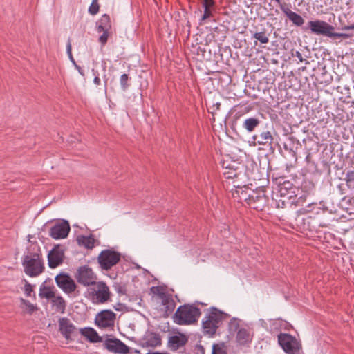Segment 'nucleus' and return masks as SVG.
<instances>
[{
	"instance_id": "1",
	"label": "nucleus",
	"mask_w": 354,
	"mask_h": 354,
	"mask_svg": "<svg viewBox=\"0 0 354 354\" xmlns=\"http://www.w3.org/2000/svg\"><path fill=\"white\" fill-rule=\"evenodd\" d=\"M24 272L30 277H36L44 272V263L40 247L37 243H31L28 248L27 254L22 258Z\"/></svg>"
},
{
	"instance_id": "43",
	"label": "nucleus",
	"mask_w": 354,
	"mask_h": 354,
	"mask_svg": "<svg viewBox=\"0 0 354 354\" xmlns=\"http://www.w3.org/2000/svg\"><path fill=\"white\" fill-rule=\"evenodd\" d=\"M251 110H252V108L250 106H240V111H239L237 112L236 115L239 114L240 115H243L245 113L250 112Z\"/></svg>"
},
{
	"instance_id": "11",
	"label": "nucleus",
	"mask_w": 354,
	"mask_h": 354,
	"mask_svg": "<svg viewBox=\"0 0 354 354\" xmlns=\"http://www.w3.org/2000/svg\"><path fill=\"white\" fill-rule=\"evenodd\" d=\"M78 283L84 286H91L96 282L97 276L92 269L87 266L80 267L75 274Z\"/></svg>"
},
{
	"instance_id": "13",
	"label": "nucleus",
	"mask_w": 354,
	"mask_h": 354,
	"mask_svg": "<svg viewBox=\"0 0 354 354\" xmlns=\"http://www.w3.org/2000/svg\"><path fill=\"white\" fill-rule=\"evenodd\" d=\"M58 324L59 330L66 339L71 341L73 339V337H75L77 336V329L68 318H59Z\"/></svg>"
},
{
	"instance_id": "17",
	"label": "nucleus",
	"mask_w": 354,
	"mask_h": 354,
	"mask_svg": "<svg viewBox=\"0 0 354 354\" xmlns=\"http://www.w3.org/2000/svg\"><path fill=\"white\" fill-rule=\"evenodd\" d=\"M104 347L109 351L119 354H128L129 347L117 338H108L104 342Z\"/></svg>"
},
{
	"instance_id": "38",
	"label": "nucleus",
	"mask_w": 354,
	"mask_h": 354,
	"mask_svg": "<svg viewBox=\"0 0 354 354\" xmlns=\"http://www.w3.org/2000/svg\"><path fill=\"white\" fill-rule=\"evenodd\" d=\"M25 286H24V291L28 297L31 296V293L33 292L32 286L26 280H24Z\"/></svg>"
},
{
	"instance_id": "44",
	"label": "nucleus",
	"mask_w": 354,
	"mask_h": 354,
	"mask_svg": "<svg viewBox=\"0 0 354 354\" xmlns=\"http://www.w3.org/2000/svg\"><path fill=\"white\" fill-rule=\"evenodd\" d=\"M92 72H93V75H95V78L93 80L94 84L96 85H100L101 83V80L99 77V74H98L97 71H95L94 69H93Z\"/></svg>"
},
{
	"instance_id": "61",
	"label": "nucleus",
	"mask_w": 354,
	"mask_h": 354,
	"mask_svg": "<svg viewBox=\"0 0 354 354\" xmlns=\"http://www.w3.org/2000/svg\"><path fill=\"white\" fill-rule=\"evenodd\" d=\"M281 205H282L281 207L283 208L285 207V201H282L281 203Z\"/></svg>"
},
{
	"instance_id": "6",
	"label": "nucleus",
	"mask_w": 354,
	"mask_h": 354,
	"mask_svg": "<svg viewBox=\"0 0 354 354\" xmlns=\"http://www.w3.org/2000/svg\"><path fill=\"white\" fill-rule=\"evenodd\" d=\"M278 343L286 354H301L302 345L300 340L288 334L278 335Z\"/></svg>"
},
{
	"instance_id": "36",
	"label": "nucleus",
	"mask_w": 354,
	"mask_h": 354,
	"mask_svg": "<svg viewBox=\"0 0 354 354\" xmlns=\"http://www.w3.org/2000/svg\"><path fill=\"white\" fill-rule=\"evenodd\" d=\"M205 350L201 344H196L191 350L189 354H205Z\"/></svg>"
},
{
	"instance_id": "48",
	"label": "nucleus",
	"mask_w": 354,
	"mask_h": 354,
	"mask_svg": "<svg viewBox=\"0 0 354 354\" xmlns=\"http://www.w3.org/2000/svg\"><path fill=\"white\" fill-rule=\"evenodd\" d=\"M239 326V324L236 322V319L234 318L230 323V328H234L236 330Z\"/></svg>"
},
{
	"instance_id": "18",
	"label": "nucleus",
	"mask_w": 354,
	"mask_h": 354,
	"mask_svg": "<svg viewBox=\"0 0 354 354\" xmlns=\"http://www.w3.org/2000/svg\"><path fill=\"white\" fill-rule=\"evenodd\" d=\"M188 340L189 338L185 334L178 333V335H172L169 337L167 346L170 350L176 351L185 346L188 342Z\"/></svg>"
},
{
	"instance_id": "21",
	"label": "nucleus",
	"mask_w": 354,
	"mask_h": 354,
	"mask_svg": "<svg viewBox=\"0 0 354 354\" xmlns=\"http://www.w3.org/2000/svg\"><path fill=\"white\" fill-rule=\"evenodd\" d=\"M236 189L232 191V195L233 198L238 200L239 202L245 201L248 204V202L250 196V190L248 186H235Z\"/></svg>"
},
{
	"instance_id": "52",
	"label": "nucleus",
	"mask_w": 354,
	"mask_h": 354,
	"mask_svg": "<svg viewBox=\"0 0 354 354\" xmlns=\"http://www.w3.org/2000/svg\"><path fill=\"white\" fill-rule=\"evenodd\" d=\"M116 290L118 293H120V294H125V290L123 287L119 286L118 287L116 288Z\"/></svg>"
},
{
	"instance_id": "54",
	"label": "nucleus",
	"mask_w": 354,
	"mask_h": 354,
	"mask_svg": "<svg viewBox=\"0 0 354 354\" xmlns=\"http://www.w3.org/2000/svg\"><path fill=\"white\" fill-rule=\"evenodd\" d=\"M151 291L154 293V294H158V291H159V287L158 286H153L151 288ZM160 293H159L160 295Z\"/></svg>"
},
{
	"instance_id": "35",
	"label": "nucleus",
	"mask_w": 354,
	"mask_h": 354,
	"mask_svg": "<svg viewBox=\"0 0 354 354\" xmlns=\"http://www.w3.org/2000/svg\"><path fill=\"white\" fill-rule=\"evenodd\" d=\"M129 75L122 74L120 77V82L121 85V88L122 91H125L129 86Z\"/></svg>"
},
{
	"instance_id": "37",
	"label": "nucleus",
	"mask_w": 354,
	"mask_h": 354,
	"mask_svg": "<svg viewBox=\"0 0 354 354\" xmlns=\"http://www.w3.org/2000/svg\"><path fill=\"white\" fill-rule=\"evenodd\" d=\"M351 37H353L352 34L337 33V32H334L333 31H331L330 35V37L335 38V39H336V38L348 39V38H351Z\"/></svg>"
},
{
	"instance_id": "63",
	"label": "nucleus",
	"mask_w": 354,
	"mask_h": 354,
	"mask_svg": "<svg viewBox=\"0 0 354 354\" xmlns=\"http://www.w3.org/2000/svg\"><path fill=\"white\" fill-rule=\"evenodd\" d=\"M284 148H285L286 149H288V146H287V144H286V143L284 144Z\"/></svg>"
},
{
	"instance_id": "19",
	"label": "nucleus",
	"mask_w": 354,
	"mask_h": 354,
	"mask_svg": "<svg viewBox=\"0 0 354 354\" xmlns=\"http://www.w3.org/2000/svg\"><path fill=\"white\" fill-rule=\"evenodd\" d=\"M48 283H52V279L50 278H47L40 286L39 296L41 298L51 299L53 297H55V295H56L55 288L53 284L48 285Z\"/></svg>"
},
{
	"instance_id": "23",
	"label": "nucleus",
	"mask_w": 354,
	"mask_h": 354,
	"mask_svg": "<svg viewBox=\"0 0 354 354\" xmlns=\"http://www.w3.org/2000/svg\"><path fill=\"white\" fill-rule=\"evenodd\" d=\"M282 12L296 26H301L304 24L303 17L300 15L292 11L289 8L286 9L282 8Z\"/></svg>"
},
{
	"instance_id": "2",
	"label": "nucleus",
	"mask_w": 354,
	"mask_h": 354,
	"mask_svg": "<svg viewBox=\"0 0 354 354\" xmlns=\"http://www.w3.org/2000/svg\"><path fill=\"white\" fill-rule=\"evenodd\" d=\"M230 317V315L216 307H211L202 322L203 332L205 335L214 337L217 329L221 326L223 322Z\"/></svg>"
},
{
	"instance_id": "28",
	"label": "nucleus",
	"mask_w": 354,
	"mask_h": 354,
	"mask_svg": "<svg viewBox=\"0 0 354 354\" xmlns=\"http://www.w3.org/2000/svg\"><path fill=\"white\" fill-rule=\"evenodd\" d=\"M250 334L245 328H241L236 335V341L241 345H245L251 342Z\"/></svg>"
},
{
	"instance_id": "40",
	"label": "nucleus",
	"mask_w": 354,
	"mask_h": 354,
	"mask_svg": "<svg viewBox=\"0 0 354 354\" xmlns=\"http://www.w3.org/2000/svg\"><path fill=\"white\" fill-rule=\"evenodd\" d=\"M204 8V13L202 16V18L201 19L203 21L209 18L210 17L212 16V10H211V8H208L207 7L205 6V7H203Z\"/></svg>"
},
{
	"instance_id": "49",
	"label": "nucleus",
	"mask_w": 354,
	"mask_h": 354,
	"mask_svg": "<svg viewBox=\"0 0 354 354\" xmlns=\"http://www.w3.org/2000/svg\"><path fill=\"white\" fill-rule=\"evenodd\" d=\"M97 30L98 32H104V31H109V29H105V27L100 24L97 23Z\"/></svg>"
},
{
	"instance_id": "58",
	"label": "nucleus",
	"mask_w": 354,
	"mask_h": 354,
	"mask_svg": "<svg viewBox=\"0 0 354 354\" xmlns=\"http://www.w3.org/2000/svg\"><path fill=\"white\" fill-rule=\"evenodd\" d=\"M69 58H70L71 61L74 64H76V63H75V59H74V58H73V55H71V57H69Z\"/></svg>"
},
{
	"instance_id": "59",
	"label": "nucleus",
	"mask_w": 354,
	"mask_h": 354,
	"mask_svg": "<svg viewBox=\"0 0 354 354\" xmlns=\"http://www.w3.org/2000/svg\"><path fill=\"white\" fill-rule=\"evenodd\" d=\"M289 140L293 142L296 140V138L294 137H290Z\"/></svg>"
},
{
	"instance_id": "39",
	"label": "nucleus",
	"mask_w": 354,
	"mask_h": 354,
	"mask_svg": "<svg viewBox=\"0 0 354 354\" xmlns=\"http://www.w3.org/2000/svg\"><path fill=\"white\" fill-rule=\"evenodd\" d=\"M109 37V31H104L103 32V34L99 37V41L102 46H104L106 44Z\"/></svg>"
},
{
	"instance_id": "24",
	"label": "nucleus",
	"mask_w": 354,
	"mask_h": 354,
	"mask_svg": "<svg viewBox=\"0 0 354 354\" xmlns=\"http://www.w3.org/2000/svg\"><path fill=\"white\" fill-rule=\"evenodd\" d=\"M261 123V120L258 117L246 118L243 123V128L248 132H253Z\"/></svg>"
},
{
	"instance_id": "12",
	"label": "nucleus",
	"mask_w": 354,
	"mask_h": 354,
	"mask_svg": "<svg viewBox=\"0 0 354 354\" xmlns=\"http://www.w3.org/2000/svg\"><path fill=\"white\" fill-rule=\"evenodd\" d=\"M116 314L111 310H103L99 312L95 319V324L101 328H112L114 326Z\"/></svg>"
},
{
	"instance_id": "50",
	"label": "nucleus",
	"mask_w": 354,
	"mask_h": 354,
	"mask_svg": "<svg viewBox=\"0 0 354 354\" xmlns=\"http://www.w3.org/2000/svg\"><path fill=\"white\" fill-rule=\"evenodd\" d=\"M292 56L293 57H296L298 58V59L299 60V62H303L304 61V59H303V57H302V55L300 52L299 51H296L295 53H292Z\"/></svg>"
},
{
	"instance_id": "10",
	"label": "nucleus",
	"mask_w": 354,
	"mask_h": 354,
	"mask_svg": "<svg viewBox=\"0 0 354 354\" xmlns=\"http://www.w3.org/2000/svg\"><path fill=\"white\" fill-rule=\"evenodd\" d=\"M311 33L316 35H322L330 37L331 31H334L335 27L328 23L316 19L314 21H309L307 24V28Z\"/></svg>"
},
{
	"instance_id": "9",
	"label": "nucleus",
	"mask_w": 354,
	"mask_h": 354,
	"mask_svg": "<svg viewBox=\"0 0 354 354\" xmlns=\"http://www.w3.org/2000/svg\"><path fill=\"white\" fill-rule=\"evenodd\" d=\"M268 197L266 194V188L259 187L250 190V196L248 205L252 209L262 211L267 205Z\"/></svg>"
},
{
	"instance_id": "45",
	"label": "nucleus",
	"mask_w": 354,
	"mask_h": 354,
	"mask_svg": "<svg viewBox=\"0 0 354 354\" xmlns=\"http://www.w3.org/2000/svg\"><path fill=\"white\" fill-rule=\"evenodd\" d=\"M346 186H345L344 184H343V183H341V184L337 185V189H338V190L339 192V194L341 195H344V194H346Z\"/></svg>"
},
{
	"instance_id": "26",
	"label": "nucleus",
	"mask_w": 354,
	"mask_h": 354,
	"mask_svg": "<svg viewBox=\"0 0 354 354\" xmlns=\"http://www.w3.org/2000/svg\"><path fill=\"white\" fill-rule=\"evenodd\" d=\"M52 304L55 307L57 312L64 313L66 308V302L61 295H55V297L51 299Z\"/></svg>"
},
{
	"instance_id": "34",
	"label": "nucleus",
	"mask_w": 354,
	"mask_h": 354,
	"mask_svg": "<svg viewBox=\"0 0 354 354\" xmlns=\"http://www.w3.org/2000/svg\"><path fill=\"white\" fill-rule=\"evenodd\" d=\"M100 5L98 0H93L91 4L88 8V12L92 15H95L99 12Z\"/></svg>"
},
{
	"instance_id": "55",
	"label": "nucleus",
	"mask_w": 354,
	"mask_h": 354,
	"mask_svg": "<svg viewBox=\"0 0 354 354\" xmlns=\"http://www.w3.org/2000/svg\"><path fill=\"white\" fill-rule=\"evenodd\" d=\"M213 107H215V110H219L220 107H221V103L220 102H216V104H214L213 105Z\"/></svg>"
},
{
	"instance_id": "15",
	"label": "nucleus",
	"mask_w": 354,
	"mask_h": 354,
	"mask_svg": "<svg viewBox=\"0 0 354 354\" xmlns=\"http://www.w3.org/2000/svg\"><path fill=\"white\" fill-rule=\"evenodd\" d=\"M71 230L69 223L66 220L57 222L50 229V236L55 239H65Z\"/></svg>"
},
{
	"instance_id": "29",
	"label": "nucleus",
	"mask_w": 354,
	"mask_h": 354,
	"mask_svg": "<svg viewBox=\"0 0 354 354\" xmlns=\"http://www.w3.org/2000/svg\"><path fill=\"white\" fill-rule=\"evenodd\" d=\"M346 186L350 191V195L354 196V171H348L344 178Z\"/></svg>"
},
{
	"instance_id": "47",
	"label": "nucleus",
	"mask_w": 354,
	"mask_h": 354,
	"mask_svg": "<svg viewBox=\"0 0 354 354\" xmlns=\"http://www.w3.org/2000/svg\"><path fill=\"white\" fill-rule=\"evenodd\" d=\"M66 51L68 57H71L72 55V47H71V39H68L67 45H66Z\"/></svg>"
},
{
	"instance_id": "31",
	"label": "nucleus",
	"mask_w": 354,
	"mask_h": 354,
	"mask_svg": "<svg viewBox=\"0 0 354 354\" xmlns=\"http://www.w3.org/2000/svg\"><path fill=\"white\" fill-rule=\"evenodd\" d=\"M212 354H227V346L224 342H219L212 345Z\"/></svg>"
},
{
	"instance_id": "53",
	"label": "nucleus",
	"mask_w": 354,
	"mask_h": 354,
	"mask_svg": "<svg viewBox=\"0 0 354 354\" xmlns=\"http://www.w3.org/2000/svg\"><path fill=\"white\" fill-rule=\"evenodd\" d=\"M342 30H354V24L351 25V26H345L342 28Z\"/></svg>"
},
{
	"instance_id": "30",
	"label": "nucleus",
	"mask_w": 354,
	"mask_h": 354,
	"mask_svg": "<svg viewBox=\"0 0 354 354\" xmlns=\"http://www.w3.org/2000/svg\"><path fill=\"white\" fill-rule=\"evenodd\" d=\"M250 32L252 33V38L257 39L261 44H268L269 42L268 35L266 34V30L259 32L251 30Z\"/></svg>"
},
{
	"instance_id": "25",
	"label": "nucleus",
	"mask_w": 354,
	"mask_h": 354,
	"mask_svg": "<svg viewBox=\"0 0 354 354\" xmlns=\"http://www.w3.org/2000/svg\"><path fill=\"white\" fill-rule=\"evenodd\" d=\"M76 240L79 245H84L87 249H93L96 241L92 234L88 236L80 235Z\"/></svg>"
},
{
	"instance_id": "46",
	"label": "nucleus",
	"mask_w": 354,
	"mask_h": 354,
	"mask_svg": "<svg viewBox=\"0 0 354 354\" xmlns=\"http://www.w3.org/2000/svg\"><path fill=\"white\" fill-rule=\"evenodd\" d=\"M66 51L68 57H71L72 55V47H71V39H68L67 45H66Z\"/></svg>"
},
{
	"instance_id": "4",
	"label": "nucleus",
	"mask_w": 354,
	"mask_h": 354,
	"mask_svg": "<svg viewBox=\"0 0 354 354\" xmlns=\"http://www.w3.org/2000/svg\"><path fill=\"white\" fill-rule=\"evenodd\" d=\"M279 192L282 197L287 196L288 199H293L291 203L297 206H302L306 201V194L290 181L285 180L284 178H279Z\"/></svg>"
},
{
	"instance_id": "51",
	"label": "nucleus",
	"mask_w": 354,
	"mask_h": 354,
	"mask_svg": "<svg viewBox=\"0 0 354 354\" xmlns=\"http://www.w3.org/2000/svg\"><path fill=\"white\" fill-rule=\"evenodd\" d=\"M75 68L77 69L78 72L80 73V74L82 76H84V70L80 66H78L77 64H74Z\"/></svg>"
},
{
	"instance_id": "41",
	"label": "nucleus",
	"mask_w": 354,
	"mask_h": 354,
	"mask_svg": "<svg viewBox=\"0 0 354 354\" xmlns=\"http://www.w3.org/2000/svg\"><path fill=\"white\" fill-rule=\"evenodd\" d=\"M215 1L214 0H203L202 6L203 7H207L208 8H212L215 6Z\"/></svg>"
},
{
	"instance_id": "16",
	"label": "nucleus",
	"mask_w": 354,
	"mask_h": 354,
	"mask_svg": "<svg viewBox=\"0 0 354 354\" xmlns=\"http://www.w3.org/2000/svg\"><path fill=\"white\" fill-rule=\"evenodd\" d=\"M254 145H268L270 149L274 150L272 147L274 140L272 132L268 129H262L254 134L252 137Z\"/></svg>"
},
{
	"instance_id": "7",
	"label": "nucleus",
	"mask_w": 354,
	"mask_h": 354,
	"mask_svg": "<svg viewBox=\"0 0 354 354\" xmlns=\"http://www.w3.org/2000/svg\"><path fill=\"white\" fill-rule=\"evenodd\" d=\"M55 280L57 286L70 297H76L80 295L77 284L68 273L62 272L57 274Z\"/></svg>"
},
{
	"instance_id": "57",
	"label": "nucleus",
	"mask_w": 354,
	"mask_h": 354,
	"mask_svg": "<svg viewBox=\"0 0 354 354\" xmlns=\"http://www.w3.org/2000/svg\"><path fill=\"white\" fill-rule=\"evenodd\" d=\"M310 158H311L310 154L308 153L306 158V160L307 162H310Z\"/></svg>"
},
{
	"instance_id": "32",
	"label": "nucleus",
	"mask_w": 354,
	"mask_h": 354,
	"mask_svg": "<svg viewBox=\"0 0 354 354\" xmlns=\"http://www.w3.org/2000/svg\"><path fill=\"white\" fill-rule=\"evenodd\" d=\"M97 24L104 26L105 27V29L110 30L111 28L110 17L107 14L102 15L100 19L98 21Z\"/></svg>"
},
{
	"instance_id": "14",
	"label": "nucleus",
	"mask_w": 354,
	"mask_h": 354,
	"mask_svg": "<svg viewBox=\"0 0 354 354\" xmlns=\"http://www.w3.org/2000/svg\"><path fill=\"white\" fill-rule=\"evenodd\" d=\"M64 250L63 246L55 245L48 254V264L50 268H55L62 264L64 259Z\"/></svg>"
},
{
	"instance_id": "42",
	"label": "nucleus",
	"mask_w": 354,
	"mask_h": 354,
	"mask_svg": "<svg viewBox=\"0 0 354 354\" xmlns=\"http://www.w3.org/2000/svg\"><path fill=\"white\" fill-rule=\"evenodd\" d=\"M224 175L226 178H234L238 176V174L236 170H230L229 171L225 172Z\"/></svg>"
},
{
	"instance_id": "33",
	"label": "nucleus",
	"mask_w": 354,
	"mask_h": 354,
	"mask_svg": "<svg viewBox=\"0 0 354 354\" xmlns=\"http://www.w3.org/2000/svg\"><path fill=\"white\" fill-rule=\"evenodd\" d=\"M21 304H24L26 307L27 312L32 315L35 311L38 310V308L36 306L32 304L28 300H26L23 298L21 299Z\"/></svg>"
},
{
	"instance_id": "5",
	"label": "nucleus",
	"mask_w": 354,
	"mask_h": 354,
	"mask_svg": "<svg viewBox=\"0 0 354 354\" xmlns=\"http://www.w3.org/2000/svg\"><path fill=\"white\" fill-rule=\"evenodd\" d=\"M87 294L92 302L97 304L108 302L111 295L109 288L104 281H96L87 289Z\"/></svg>"
},
{
	"instance_id": "20",
	"label": "nucleus",
	"mask_w": 354,
	"mask_h": 354,
	"mask_svg": "<svg viewBox=\"0 0 354 354\" xmlns=\"http://www.w3.org/2000/svg\"><path fill=\"white\" fill-rule=\"evenodd\" d=\"M162 344L161 336L156 333L151 332L142 339V347H156Z\"/></svg>"
},
{
	"instance_id": "8",
	"label": "nucleus",
	"mask_w": 354,
	"mask_h": 354,
	"mask_svg": "<svg viewBox=\"0 0 354 354\" xmlns=\"http://www.w3.org/2000/svg\"><path fill=\"white\" fill-rule=\"evenodd\" d=\"M121 254L113 249L102 250L97 257V261L102 270H109L121 260Z\"/></svg>"
},
{
	"instance_id": "60",
	"label": "nucleus",
	"mask_w": 354,
	"mask_h": 354,
	"mask_svg": "<svg viewBox=\"0 0 354 354\" xmlns=\"http://www.w3.org/2000/svg\"><path fill=\"white\" fill-rule=\"evenodd\" d=\"M107 81H108L107 79L104 80V87H105V88H106V86H107Z\"/></svg>"
},
{
	"instance_id": "56",
	"label": "nucleus",
	"mask_w": 354,
	"mask_h": 354,
	"mask_svg": "<svg viewBox=\"0 0 354 354\" xmlns=\"http://www.w3.org/2000/svg\"><path fill=\"white\" fill-rule=\"evenodd\" d=\"M352 201H354V196H351L348 198V202L351 204Z\"/></svg>"
},
{
	"instance_id": "3",
	"label": "nucleus",
	"mask_w": 354,
	"mask_h": 354,
	"mask_svg": "<svg viewBox=\"0 0 354 354\" xmlns=\"http://www.w3.org/2000/svg\"><path fill=\"white\" fill-rule=\"evenodd\" d=\"M201 311L195 304L180 306L173 316L174 322L178 325H192L198 322Z\"/></svg>"
},
{
	"instance_id": "27",
	"label": "nucleus",
	"mask_w": 354,
	"mask_h": 354,
	"mask_svg": "<svg viewBox=\"0 0 354 354\" xmlns=\"http://www.w3.org/2000/svg\"><path fill=\"white\" fill-rule=\"evenodd\" d=\"M160 297L162 299V304L165 306V313H171L176 308V302L169 296H166L164 293L160 294Z\"/></svg>"
},
{
	"instance_id": "62",
	"label": "nucleus",
	"mask_w": 354,
	"mask_h": 354,
	"mask_svg": "<svg viewBox=\"0 0 354 354\" xmlns=\"http://www.w3.org/2000/svg\"><path fill=\"white\" fill-rule=\"evenodd\" d=\"M347 198H348V196H344L342 198V201L346 200Z\"/></svg>"
},
{
	"instance_id": "22",
	"label": "nucleus",
	"mask_w": 354,
	"mask_h": 354,
	"mask_svg": "<svg viewBox=\"0 0 354 354\" xmlns=\"http://www.w3.org/2000/svg\"><path fill=\"white\" fill-rule=\"evenodd\" d=\"M79 333L82 336L86 337L90 342L96 343L102 342V337L99 336L97 333L92 328L86 327L81 328Z\"/></svg>"
}]
</instances>
